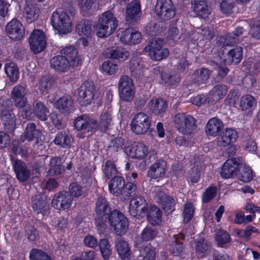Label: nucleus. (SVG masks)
Instances as JSON below:
<instances>
[{
  "instance_id": "obj_63",
  "label": "nucleus",
  "mask_w": 260,
  "mask_h": 260,
  "mask_svg": "<svg viewBox=\"0 0 260 260\" xmlns=\"http://www.w3.org/2000/svg\"><path fill=\"white\" fill-rule=\"evenodd\" d=\"M95 3V0H77L78 5L83 12L90 11Z\"/></svg>"
},
{
  "instance_id": "obj_42",
  "label": "nucleus",
  "mask_w": 260,
  "mask_h": 260,
  "mask_svg": "<svg viewBox=\"0 0 260 260\" xmlns=\"http://www.w3.org/2000/svg\"><path fill=\"white\" fill-rule=\"evenodd\" d=\"M92 25L89 20H82L77 25L76 30L83 38H88L92 34Z\"/></svg>"
},
{
  "instance_id": "obj_59",
  "label": "nucleus",
  "mask_w": 260,
  "mask_h": 260,
  "mask_svg": "<svg viewBox=\"0 0 260 260\" xmlns=\"http://www.w3.org/2000/svg\"><path fill=\"white\" fill-rule=\"evenodd\" d=\"M102 69L105 72L112 75L115 74L117 72L118 67L116 64L108 60L103 63Z\"/></svg>"
},
{
  "instance_id": "obj_52",
  "label": "nucleus",
  "mask_w": 260,
  "mask_h": 260,
  "mask_svg": "<svg viewBox=\"0 0 260 260\" xmlns=\"http://www.w3.org/2000/svg\"><path fill=\"white\" fill-rule=\"evenodd\" d=\"M100 251L105 259H109L111 254V246L110 245L107 239H101L99 242Z\"/></svg>"
},
{
  "instance_id": "obj_36",
  "label": "nucleus",
  "mask_w": 260,
  "mask_h": 260,
  "mask_svg": "<svg viewBox=\"0 0 260 260\" xmlns=\"http://www.w3.org/2000/svg\"><path fill=\"white\" fill-rule=\"evenodd\" d=\"M242 28L237 27L234 32L228 34L225 37L221 36L218 38L217 43L219 46H228L235 43L238 41V37L242 34Z\"/></svg>"
},
{
  "instance_id": "obj_29",
  "label": "nucleus",
  "mask_w": 260,
  "mask_h": 260,
  "mask_svg": "<svg viewBox=\"0 0 260 260\" xmlns=\"http://www.w3.org/2000/svg\"><path fill=\"white\" fill-rule=\"evenodd\" d=\"M13 167L16 177L19 181L23 182L29 178L30 172L24 162L20 160H16Z\"/></svg>"
},
{
  "instance_id": "obj_14",
  "label": "nucleus",
  "mask_w": 260,
  "mask_h": 260,
  "mask_svg": "<svg viewBox=\"0 0 260 260\" xmlns=\"http://www.w3.org/2000/svg\"><path fill=\"white\" fill-rule=\"evenodd\" d=\"M95 93V86L91 81H85L79 89V98L82 105L86 106L93 101Z\"/></svg>"
},
{
  "instance_id": "obj_45",
  "label": "nucleus",
  "mask_w": 260,
  "mask_h": 260,
  "mask_svg": "<svg viewBox=\"0 0 260 260\" xmlns=\"http://www.w3.org/2000/svg\"><path fill=\"white\" fill-rule=\"evenodd\" d=\"M228 89L224 85H216L209 93V99L216 102L222 99L226 94Z\"/></svg>"
},
{
  "instance_id": "obj_22",
  "label": "nucleus",
  "mask_w": 260,
  "mask_h": 260,
  "mask_svg": "<svg viewBox=\"0 0 260 260\" xmlns=\"http://www.w3.org/2000/svg\"><path fill=\"white\" fill-rule=\"evenodd\" d=\"M31 207L37 213L46 215L49 210V201L44 194H38L32 199Z\"/></svg>"
},
{
  "instance_id": "obj_49",
  "label": "nucleus",
  "mask_w": 260,
  "mask_h": 260,
  "mask_svg": "<svg viewBox=\"0 0 260 260\" xmlns=\"http://www.w3.org/2000/svg\"><path fill=\"white\" fill-rule=\"evenodd\" d=\"M155 254L154 248L147 246L140 251L138 258L139 260H154Z\"/></svg>"
},
{
  "instance_id": "obj_1",
  "label": "nucleus",
  "mask_w": 260,
  "mask_h": 260,
  "mask_svg": "<svg viewBox=\"0 0 260 260\" xmlns=\"http://www.w3.org/2000/svg\"><path fill=\"white\" fill-rule=\"evenodd\" d=\"M112 124L111 112L107 110L102 113L99 124L95 120L85 115L77 118L75 121V126L77 130L86 129L91 132L98 128L101 131H105Z\"/></svg>"
},
{
  "instance_id": "obj_15",
  "label": "nucleus",
  "mask_w": 260,
  "mask_h": 260,
  "mask_svg": "<svg viewBox=\"0 0 260 260\" xmlns=\"http://www.w3.org/2000/svg\"><path fill=\"white\" fill-rule=\"evenodd\" d=\"M29 43L31 50L35 54L43 51L46 44L44 32L40 29L34 30L30 35Z\"/></svg>"
},
{
  "instance_id": "obj_30",
  "label": "nucleus",
  "mask_w": 260,
  "mask_h": 260,
  "mask_svg": "<svg viewBox=\"0 0 260 260\" xmlns=\"http://www.w3.org/2000/svg\"><path fill=\"white\" fill-rule=\"evenodd\" d=\"M243 57V49L241 47H236L229 51L223 59L224 63L230 65L239 63Z\"/></svg>"
},
{
  "instance_id": "obj_2",
  "label": "nucleus",
  "mask_w": 260,
  "mask_h": 260,
  "mask_svg": "<svg viewBox=\"0 0 260 260\" xmlns=\"http://www.w3.org/2000/svg\"><path fill=\"white\" fill-rule=\"evenodd\" d=\"M118 26V21L113 13L108 10L103 13L99 17L95 26L96 34L101 38L111 36Z\"/></svg>"
},
{
  "instance_id": "obj_7",
  "label": "nucleus",
  "mask_w": 260,
  "mask_h": 260,
  "mask_svg": "<svg viewBox=\"0 0 260 260\" xmlns=\"http://www.w3.org/2000/svg\"><path fill=\"white\" fill-rule=\"evenodd\" d=\"M151 119L145 113L139 112L135 114L131 122L132 131L138 135L146 134L150 128Z\"/></svg>"
},
{
  "instance_id": "obj_64",
  "label": "nucleus",
  "mask_w": 260,
  "mask_h": 260,
  "mask_svg": "<svg viewBox=\"0 0 260 260\" xmlns=\"http://www.w3.org/2000/svg\"><path fill=\"white\" fill-rule=\"evenodd\" d=\"M194 213V208L193 205L191 203H187L185 205L184 208L183 216L184 221L188 222L191 219Z\"/></svg>"
},
{
  "instance_id": "obj_13",
  "label": "nucleus",
  "mask_w": 260,
  "mask_h": 260,
  "mask_svg": "<svg viewBox=\"0 0 260 260\" xmlns=\"http://www.w3.org/2000/svg\"><path fill=\"white\" fill-rule=\"evenodd\" d=\"M152 195L153 200L158 203L162 208L168 213L172 212L175 205L174 199L167 196L162 190L161 186H155L153 188Z\"/></svg>"
},
{
  "instance_id": "obj_18",
  "label": "nucleus",
  "mask_w": 260,
  "mask_h": 260,
  "mask_svg": "<svg viewBox=\"0 0 260 260\" xmlns=\"http://www.w3.org/2000/svg\"><path fill=\"white\" fill-rule=\"evenodd\" d=\"M118 38L123 44H136L139 43L141 41V34L135 29L128 28L124 30H119L118 34Z\"/></svg>"
},
{
  "instance_id": "obj_6",
  "label": "nucleus",
  "mask_w": 260,
  "mask_h": 260,
  "mask_svg": "<svg viewBox=\"0 0 260 260\" xmlns=\"http://www.w3.org/2000/svg\"><path fill=\"white\" fill-rule=\"evenodd\" d=\"M176 127L184 135H190L196 129V120L190 115L179 113L174 118Z\"/></svg>"
},
{
  "instance_id": "obj_19",
  "label": "nucleus",
  "mask_w": 260,
  "mask_h": 260,
  "mask_svg": "<svg viewBox=\"0 0 260 260\" xmlns=\"http://www.w3.org/2000/svg\"><path fill=\"white\" fill-rule=\"evenodd\" d=\"M6 31L11 39L20 40L23 38L24 27L20 21L13 19L7 24Z\"/></svg>"
},
{
  "instance_id": "obj_55",
  "label": "nucleus",
  "mask_w": 260,
  "mask_h": 260,
  "mask_svg": "<svg viewBox=\"0 0 260 260\" xmlns=\"http://www.w3.org/2000/svg\"><path fill=\"white\" fill-rule=\"evenodd\" d=\"M30 260H51L50 256L41 250L32 249L29 253Z\"/></svg>"
},
{
  "instance_id": "obj_10",
  "label": "nucleus",
  "mask_w": 260,
  "mask_h": 260,
  "mask_svg": "<svg viewBox=\"0 0 260 260\" xmlns=\"http://www.w3.org/2000/svg\"><path fill=\"white\" fill-rule=\"evenodd\" d=\"M22 112L24 114L21 115V121H25L26 119L30 118L32 115H35L38 119L42 121L47 120L49 114V111L41 102L35 101L33 104V108L30 106H27Z\"/></svg>"
},
{
  "instance_id": "obj_40",
  "label": "nucleus",
  "mask_w": 260,
  "mask_h": 260,
  "mask_svg": "<svg viewBox=\"0 0 260 260\" xmlns=\"http://www.w3.org/2000/svg\"><path fill=\"white\" fill-rule=\"evenodd\" d=\"M51 67L59 71L64 72L68 70L70 65L69 60L65 56H57L54 57L50 62Z\"/></svg>"
},
{
  "instance_id": "obj_62",
  "label": "nucleus",
  "mask_w": 260,
  "mask_h": 260,
  "mask_svg": "<svg viewBox=\"0 0 260 260\" xmlns=\"http://www.w3.org/2000/svg\"><path fill=\"white\" fill-rule=\"evenodd\" d=\"M105 174L108 178L114 177L116 175L117 170L114 164L111 161L109 160L106 162L104 168Z\"/></svg>"
},
{
  "instance_id": "obj_31",
  "label": "nucleus",
  "mask_w": 260,
  "mask_h": 260,
  "mask_svg": "<svg viewBox=\"0 0 260 260\" xmlns=\"http://www.w3.org/2000/svg\"><path fill=\"white\" fill-rule=\"evenodd\" d=\"M60 54L66 56L69 60L71 66L77 67L81 62L80 57L78 55L77 50L73 46H68L62 48L60 51Z\"/></svg>"
},
{
  "instance_id": "obj_58",
  "label": "nucleus",
  "mask_w": 260,
  "mask_h": 260,
  "mask_svg": "<svg viewBox=\"0 0 260 260\" xmlns=\"http://www.w3.org/2000/svg\"><path fill=\"white\" fill-rule=\"evenodd\" d=\"M69 191L68 192L71 197L78 198L82 194L83 188L77 183L73 182L69 186Z\"/></svg>"
},
{
  "instance_id": "obj_11",
  "label": "nucleus",
  "mask_w": 260,
  "mask_h": 260,
  "mask_svg": "<svg viewBox=\"0 0 260 260\" xmlns=\"http://www.w3.org/2000/svg\"><path fill=\"white\" fill-rule=\"evenodd\" d=\"M162 40L160 39L153 40L145 47V50L148 52V56L151 59L159 60L167 57L169 54V50L162 48Z\"/></svg>"
},
{
  "instance_id": "obj_23",
  "label": "nucleus",
  "mask_w": 260,
  "mask_h": 260,
  "mask_svg": "<svg viewBox=\"0 0 260 260\" xmlns=\"http://www.w3.org/2000/svg\"><path fill=\"white\" fill-rule=\"evenodd\" d=\"M167 170V163L163 160H158L150 167L147 176L151 179L163 178Z\"/></svg>"
},
{
  "instance_id": "obj_37",
  "label": "nucleus",
  "mask_w": 260,
  "mask_h": 260,
  "mask_svg": "<svg viewBox=\"0 0 260 260\" xmlns=\"http://www.w3.org/2000/svg\"><path fill=\"white\" fill-rule=\"evenodd\" d=\"M256 106V101L250 94L242 96L240 100V108L242 111L249 113Z\"/></svg>"
},
{
  "instance_id": "obj_20",
  "label": "nucleus",
  "mask_w": 260,
  "mask_h": 260,
  "mask_svg": "<svg viewBox=\"0 0 260 260\" xmlns=\"http://www.w3.org/2000/svg\"><path fill=\"white\" fill-rule=\"evenodd\" d=\"M238 137L236 131L231 128H226L216 138V142L218 146L226 147L235 143Z\"/></svg>"
},
{
  "instance_id": "obj_21",
  "label": "nucleus",
  "mask_w": 260,
  "mask_h": 260,
  "mask_svg": "<svg viewBox=\"0 0 260 260\" xmlns=\"http://www.w3.org/2000/svg\"><path fill=\"white\" fill-rule=\"evenodd\" d=\"M141 5L139 1L133 0L126 6L125 18L128 23L138 20L141 16Z\"/></svg>"
},
{
  "instance_id": "obj_24",
  "label": "nucleus",
  "mask_w": 260,
  "mask_h": 260,
  "mask_svg": "<svg viewBox=\"0 0 260 260\" xmlns=\"http://www.w3.org/2000/svg\"><path fill=\"white\" fill-rule=\"evenodd\" d=\"M239 160L236 158L228 159L223 165L220 171L221 175L225 178H230L236 174L238 170Z\"/></svg>"
},
{
  "instance_id": "obj_46",
  "label": "nucleus",
  "mask_w": 260,
  "mask_h": 260,
  "mask_svg": "<svg viewBox=\"0 0 260 260\" xmlns=\"http://www.w3.org/2000/svg\"><path fill=\"white\" fill-rule=\"evenodd\" d=\"M5 72L11 81L16 82L19 78L18 69L13 62H8L5 64Z\"/></svg>"
},
{
  "instance_id": "obj_50",
  "label": "nucleus",
  "mask_w": 260,
  "mask_h": 260,
  "mask_svg": "<svg viewBox=\"0 0 260 260\" xmlns=\"http://www.w3.org/2000/svg\"><path fill=\"white\" fill-rule=\"evenodd\" d=\"M12 101L15 107L19 108L18 112V117L21 120V115L24 114L22 110L27 106H30L27 104V99L26 95L17 97L14 99H12Z\"/></svg>"
},
{
  "instance_id": "obj_57",
  "label": "nucleus",
  "mask_w": 260,
  "mask_h": 260,
  "mask_svg": "<svg viewBox=\"0 0 260 260\" xmlns=\"http://www.w3.org/2000/svg\"><path fill=\"white\" fill-rule=\"evenodd\" d=\"M215 238L218 245L220 246L229 243L231 240L230 235L222 230H219L217 232Z\"/></svg>"
},
{
  "instance_id": "obj_38",
  "label": "nucleus",
  "mask_w": 260,
  "mask_h": 260,
  "mask_svg": "<svg viewBox=\"0 0 260 260\" xmlns=\"http://www.w3.org/2000/svg\"><path fill=\"white\" fill-rule=\"evenodd\" d=\"M152 77L154 78H160L161 83L167 85H174L176 83L179 81V78L176 75H171L169 78L166 79L164 78L162 74V69L159 67L154 68L152 72Z\"/></svg>"
},
{
  "instance_id": "obj_44",
  "label": "nucleus",
  "mask_w": 260,
  "mask_h": 260,
  "mask_svg": "<svg viewBox=\"0 0 260 260\" xmlns=\"http://www.w3.org/2000/svg\"><path fill=\"white\" fill-rule=\"evenodd\" d=\"M73 141V137L66 132L58 133L54 140L56 145H60L63 148L70 146Z\"/></svg>"
},
{
  "instance_id": "obj_9",
  "label": "nucleus",
  "mask_w": 260,
  "mask_h": 260,
  "mask_svg": "<svg viewBox=\"0 0 260 260\" xmlns=\"http://www.w3.org/2000/svg\"><path fill=\"white\" fill-rule=\"evenodd\" d=\"M0 113L1 119L5 126L8 129H13L15 126L16 118L9 99H0Z\"/></svg>"
},
{
  "instance_id": "obj_51",
  "label": "nucleus",
  "mask_w": 260,
  "mask_h": 260,
  "mask_svg": "<svg viewBox=\"0 0 260 260\" xmlns=\"http://www.w3.org/2000/svg\"><path fill=\"white\" fill-rule=\"evenodd\" d=\"M240 169H241V173L239 176L240 180L244 182H248L251 181L253 177L251 169L240 163L238 170Z\"/></svg>"
},
{
  "instance_id": "obj_41",
  "label": "nucleus",
  "mask_w": 260,
  "mask_h": 260,
  "mask_svg": "<svg viewBox=\"0 0 260 260\" xmlns=\"http://www.w3.org/2000/svg\"><path fill=\"white\" fill-rule=\"evenodd\" d=\"M162 213L160 209L155 206L149 208L147 214L148 222L153 225L159 224L161 222Z\"/></svg>"
},
{
  "instance_id": "obj_39",
  "label": "nucleus",
  "mask_w": 260,
  "mask_h": 260,
  "mask_svg": "<svg viewBox=\"0 0 260 260\" xmlns=\"http://www.w3.org/2000/svg\"><path fill=\"white\" fill-rule=\"evenodd\" d=\"M39 8L31 2H27L24 9V17L28 23L34 21L38 16Z\"/></svg>"
},
{
  "instance_id": "obj_32",
  "label": "nucleus",
  "mask_w": 260,
  "mask_h": 260,
  "mask_svg": "<svg viewBox=\"0 0 260 260\" xmlns=\"http://www.w3.org/2000/svg\"><path fill=\"white\" fill-rule=\"evenodd\" d=\"M115 246L118 255L122 260H129L131 250L126 241L118 239L115 242Z\"/></svg>"
},
{
  "instance_id": "obj_60",
  "label": "nucleus",
  "mask_w": 260,
  "mask_h": 260,
  "mask_svg": "<svg viewBox=\"0 0 260 260\" xmlns=\"http://www.w3.org/2000/svg\"><path fill=\"white\" fill-rule=\"evenodd\" d=\"M27 93V91L25 87L21 85H17L13 88L11 91V99L26 95Z\"/></svg>"
},
{
  "instance_id": "obj_16",
  "label": "nucleus",
  "mask_w": 260,
  "mask_h": 260,
  "mask_svg": "<svg viewBox=\"0 0 260 260\" xmlns=\"http://www.w3.org/2000/svg\"><path fill=\"white\" fill-rule=\"evenodd\" d=\"M73 202V197L66 191H61L55 194L52 200V206L59 210L69 209Z\"/></svg>"
},
{
  "instance_id": "obj_48",
  "label": "nucleus",
  "mask_w": 260,
  "mask_h": 260,
  "mask_svg": "<svg viewBox=\"0 0 260 260\" xmlns=\"http://www.w3.org/2000/svg\"><path fill=\"white\" fill-rule=\"evenodd\" d=\"M64 171L61 165V159L59 157H54L51 159L50 162V169L49 174L51 175H56L62 173Z\"/></svg>"
},
{
  "instance_id": "obj_27",
  "label": "nucleus",
  "mask_w": 260,
  "mask_h": 260,
  "mask_svg": "<svg viewBox=\"0 0 260 260\" xmlns=\"http://www.w3.org/2000/svg\"><path fill=\"white\" fill-rule=\"evenodd\" d=\"M24 137L29 141L36 140L37 144L42 142L44 138L41 131L36 129V125L32 123L27 124Z\"/></svg>"
},
{
  "instance_id": "obj_33",
  "label": "nucleus",
  "mask_w": 260,
  "mask_h": 260,
  "mask_svg": "<svg viewBox=\"0 0 260 260\" xmlns=\"http://www.w3.org/2000/svg\"><path fill=\"white\" fill-rule=\"evenodd\" d=\"M167 103L162 99H152L148 104V109L153 114L161 115L167 108Z\"/></svg>"
},
{
  "instance_id": "obj_8",
  "label": "nucleus",
  "mask_w": 260,
  "mask_h": 260,
  "mask_svg": "<svg viewBox=\"0 0 260 260\" xmlns=\"http://www.w3.org/2000/svg\"><path fill=\"white\" fill-rule=\"evenodd\" d=\"M119 96L121 100L131 102L135 96V87L132 79L127 75L122 76L118 82Z\"/></svg>"
},
{
  "instance_id": "obj_53",
  "label": "nucleus",
  "mask_w": 260,
  "mask_h": 260,
  "mask_svg": "<svg viewBox=\"0 0 260 260\" xmlns=\"http://www.w3.org/2000/svg\"><path fill=\"white\" fill-rule=\"evenodd\" d=\"M157 231L154 228L147 226L141 232V238L143 241H149L155 238Z\"/></svg>"
},
{
  "instance_id": "obj_26",
  "label": "nucleus",
  "mask_w": 260,
  "mask_h": 260,
  "mask_svg": "<svg viewBox=\"0 0 260 260\" xmlns=\"http://www.w3.org/2000/svg\"><path fill=\"white\" fill-rule=\"evenodd\" d=\"M127 152L132 158L142 159L148 155V148L142 143H138L128 148Z\"/></svg>"
},
{
  "instance_id": "obj_43",
  "label": "nucleus",
  "mask_w": 260,
  "mask_h": 260,
  "mask_svg": "<svg viewBox=\"0 0 260 260\" xmlns=\"http://www.w3.org/2000/svg\"><path fill=\"white\" fill-rule=\"evenodd\" d=\"M124 184V181L122 177H113L109 184L110 192L116 196L118 195L119 193L123 194L122 189Z\"/></svg>"
},
{
  "instance_id": "obj_47",
  "label": "nucleus",
  "mask_w": 260,
  "mask_h": 260,
  "mask_svg": "<svg viewBox=\"0 0 260 260\" xmlns=\"http://www.w3.org/2000/svg\"><path fill=\"white\" fill-rule=\"evenodd\" d=\"M210 75V72L207 69H200L194 73V80L199 85L205 84L208 81Z\"/></svg>"
},
{
  "instance_id": "obj_4",
  "label": "nucleus",
  "mask_w": 260,
  "mask_h": 260,
  "mask_svg": "<svg viewBox=\"0 0 260 260\" xmlns=\"http://www.w3.org/2000/svg\"><path fill=\"white\" fill-rule=\"evenodd\" d=\"M110 208L106 199L103 197L98 198L96 203L95 211L97 217L95 223L99 233H104L107 229L106 221L108 218Z\"/></svg>"
},
{
  "instance_id": "obj_61",
  "label": "nucleus",
  "mask_w": 260,
  "mask_h": 260,
  "mask_svg": "<svg viewBox=\"0 0 260 260\" xmlns=\"http://www.w3.org/2000/svg\"><path fill=\"white\" fill-rule=\"evenodd\" d=\"M201 168L194 166L189 172L187 179L192 183H197L200 178Z\"/></svg>"
},
{
  "instance_id": "obj_35",
  "label": "nucleus",
  "mask_w": 260,
  "mask_h": 260,
  "mask_svg": "<svg viewBox=\"0 0 260 260\" xmlns=\"http://www.w3.org/2000/svg\"><path fill=\"white\" fill-rule=\"evenodd\" d=\"M223 123L216 118H211L206 124V133L208 136L215 137L223 128Z\"/></svg>"
},
{
  "instance_id": "obj_12",
  "label": "nucleus",
  "mask_w": 260,
  "mask_h": 260,
  "mask_svg": "<svg viewBox=\"0 0 260 260\" xmlns=\"http://www.w3.org/2000/svg\"><path fill=\"white\" fill-rule=\"evenodd\" d=\"M154 12L160 19L169 20L175 15V7L171 0H157Z\"/></svg>"
},
{
  "instance_id": "obj_17",
  "label": "nucleus",
  "mask_w": 260,
  "mask_h": 260,
  "mask_svg": "<svg viewBox=\"0 0 260 260\" xmlns=\"http://www.w3.org/2000/svg\"><path fill=\"white\" fill-rule=\"evenodd\" d=\"M147 203L142 196H137L132 199L129 206V212L135 217H144L147 211Z\"/></svg>"
},
{
  "instance_id": "obj_5",
  "label": "nucleus",
  "mask_w": 260,
  "mask_h": 260,
  "mask_svg": "<svg viewBox=\"0 0 260 260\" xmlns=\"http://www.w3.org/2000/svg\"><path fill=\"white\" fill-rule=\"evenodd\" d=\"M108 222L112 233L121 236L126 233L128 222L126 217L120 211L113 210L108 216Z\"/></svg>"
},
{
  "instance_id": "obj_54",
  "label": "nucleus",
  "mask_w": 260,
  "mask_h": 260,
  "mask_svg": "<svg viewBox=\"0 0 260 260\" xmlns=\"http://www.w3.org/2000/svg\"><path fill=\"white\" fill-rule=\"evenodd\" d=\"M210 61L211 63L216 64L218 67V74L220 77H224L227 75L229 69L222 66L226 64L224 63L223 59L221 60V57L220 56H215L214 60Z\"/></svg>"
},
{
  "instance_id": "obj_56",
  "label": "nucleus",
  "mask_w": 260,
  "mask_h": 260,
  "mask_svg": "<svg viewBox=\"0 0 260 260\" xmlns=\"http://www.w3.org/2000/svg\"><path fill=\"white\" fill-rule=\"evenodd\" d=\"M196 243V249L197 255L199 257H202L204 255L205 252L208 249V245L205 242L202 238H200L198 241L194 242Z\"/></svg>"
},
{
  "instance_id": "obj_25",
  "label": "nucleus",
  "mask_w": 260,
  "mask_h": 260,
  "mask_svg": "<svg viewBox=\"0 0 260 260\" xmlns=\"http://www.w3.org/2000/svg\"><path fill=\"white\" fill-rule=\"evenodd\" d=\"M192 7L196 14L204 19L208 18L211 13L205 0H192Z\"/></svg>"
},
{
  "instance_id": "obj_28",
  "label": "nucleus",
  "mask_w": 260,
  "mask_h": 260,
  "mask_svg": "<svg viewBox=\"0 0 260 260\" xmlns=\"http://www.w3.org/2000/svg\"><path fill=\"white\" fill-rule=\"evenodd\" d=\"M54 106L60 113L63 114H68L74 111L73 101L69 95H64L59 98Z\"/></svg>"
},
{
  "instance_id": "obj_34",
  "label": "nucleus",
  "mask_w": 260,
  "mask_h": 260,
  "mask_svg": "<svg viewBox=\"0 0 260 260\" xmlns=\"http://www.w3.org/2000/svg\"><path fill=\"white\" fill-rule=\"evenodd\" d=\"M104 53L106 57L116 59L120 61H125L129 55L127 51L119 47H112L111 49H107L105 51Z\"/></svg>"
},
{
  "instance_id": "obj_3",
  "label": "nucleus",
  "mask_w": 260,
  "mask_h": 260,
  "mask_svg": "<svg viewBox=\"0 0 260 260\" xmlns=\"http://www.w3.org/2000/svg\"><path fill=\"white\" fill-rule=\"evenodd\" d=\"M50 20L54 29L60 34H66L72 30V20L68 12L54 11L51 14Z\"/></svg>"
}]
</instances>
